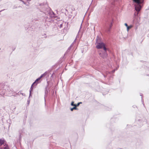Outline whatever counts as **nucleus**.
Masks as SVG:
<instances>
[{
	"label": "nucleus",
	"mask_w": 149,
	"mask_h": 149,
	"mask_svg": "<svg viewBox=\"0 0 149 149\" xmlns=\"http://www.w3.org/2000/svg\"><path fill=\"white\" fill-rule=\"evenodd\" d=\"M5 93L9 96L13 95V91L12 89L11 88L8 86L4 84H0V95H3Z\"/></svg>",
	"instance_id": "1"
},
{
	"label": "nucleus",
	"mask_w": 149,
	"mask_h": 149,
	"mask_svg": "<svg viewBox=\"0 0 149 149\" xmlns=\"http://www.w3.org/2000/svg\"><path fill=\"white\" fill-rule=\"evenodd\" d=\"M133 1L136 3L134 5L135 10L137 12V13L135 12L134 15L135 16H138V13L140 10L141 8L140 4L143 2V0H133Z\"/></svg>",
	"instance_id": "2"
},
{
	"label": "nucleus",
	"mask_w": 149,
	"mask_h": 149,
	"mask_svg": "<svg viewBox=\"0 0 149 149\" xmlns=\"http://www.w3.org/2000/svg\"><path fill=\"white\" fill-rule=\"evenodd\" d=\"M95 45L96 46L97 48L99 49L103 48L104 51L105 52L107 50V48L105 47L104 44L102 42H101V38L98 36H97Z\"/></svg>",
	"instance_id": "3"
},
{
	"label": "nucleus",
	"mask_w": 149,
	"mask_h": 149,
	"mask_svg": "<svg viewBox=\"0 0 149 149\" xmlns=\"http://www.w3.org/2000/svg\"><path fill=\"white\" fill-rule=\"evenodd\" d=\"M47 74V72H45L44 74H42L40 77L36 79V80L33 83V84H32L31 88V90L30 91V94H29V97L31 95V91L33 89V85H36L38 83H40L39 80H40V79L42 77L45 76Z\"/></svg>",
	"instance_id": "4"
},
{
	"label": "nucleus",
	"mask_w": 149,
	"mask_h": 149,
	"mask_svg": "<svg viewBox=\"0 0 149 149\" xmlns=\"http://www.w3.org/2000/svg\"><path fill=\"white\" fill-rule=\"evenodd\" d=\"M106 51L105 52L104 51V52L102 53H100V56L103 58H106L107 56V54L106 52Z\"/></svg>",
	"instance_id": "5"
},
{
	"label": "nucleus",
	"mask_w": 149,
	"mask_h": 149,
	"mask_svg": "<svg viewBox=\"0 0 149 149\" xmlns=\"http://www.w3.org/2000/svg\"><path fill=\"white\" fill-rule=\"evenodd\" d=\"M5 141L3 139H0V144L2 145V144H5Z\"/></svg>",
	"instance_id": "6"
},
{
	"label": "nucleus",
	"mask_w": 149,
	"mask_h": 149,
	"mask_svg": "<svg viewBox=\"0 0 149 149\" xmlns=\"http://www.w3.org/2000/svg\"><path fill=\"white\" fill-rule=\"evenodd\" d=\"M133 26L132 25H130L127 27V31L128 32L130 29Z\"/></svg>",
	"instance_id": "7"
},
{
	"label": "nucleus",
	"mask_w": 149,
	"mask_h": 149,
	"mask_svg": "<svg viewBox=\"0 0 149 149\" xmlns=\"http://www.w3.org/2000/svg\"><path fill=\"white\" fill-rule=\"evenodd\" d=\"M3 149H9L8 146L7 145H4V147Z\"/></svg>",
	"instance_id": "8"
},
{
	"label": "nucleus",
	"mask_w": 149,
	"mask_h": 149,
	"mask_svg": "<svg viewBox=\"0 0 149 149\" xmlns=\"http://www.w3.org/2000/svg\"><path fill=\"white\" fill-rule=\"evenodd\" d=\"M21 1L24 4H25L26 5V6H28L29 5V3H25L22 0H21Z\"/></svg>",
	"instance_id": "9"
},
{
	"label": "nucleus",
	"mask_w": 149,
	"mask_h": 149,
	"mask_svg": "<svg viewBox=\"0 0 149 149\" xmlns=\"http://www.w3.org/2000/svg\"><path fill=\"white\" fill-rule=\"evenodd\" d=\"M76 106L75 107H73V108H71V111H72L73 109H76Z\"/></svg>",
	"instance_id": "10"
},
{
	"label": "nucleus",
	"mask_w": 149,
	"mask_h": 149,
	"mask_svg": "<svg viewBox=\"0 0 149 149\" xmlns=\"http://www.w3.org/2000/svg\"><path fill=\"white\" fill-rule=\"evenodd\" d=\"M112 23H111V24H110V28H109V30H108V31H110V29H111V27H112Z\"/></svg>",
	"instance_id": "11"
},
{
	"label": "nucleus",
	"mask_w": 149,
	"mask_h": 149,
	"mask_svg": "<svg viewBox=\"0 0 149 149\" xmlns=\"http://www.w3.org/2000/svg\"><path fill=\"white\" fill-rule=\"evenodd\" d=\"M74 102H72L71 103V105L72 106H76L75 105V104H74Z\"/></svg>",
	"instance_id": "12"
},
{
	"label": "nucleus",
	"mask_w": 149,
	"mask_h": 149,
	"mask_svg": "<svg viewBox=\"0 0 149 149\" xmlns=\"http://www.w3.org/2000/svg\"><path fill=\"white\" fill-rule=\"evenodd\" d=\"M125 25L127 27L128 26L127 24L126 23L125 24Z\"/></svg>",
	"instance_id": "13"
},
{
	"label": "nucleus",
	"mask_w": 149,
	"mask_h": 149,
	"mask_svg": "<svg viewBox=\"0 0 149 149\" xmlns=\"http://www.w3.org/2000/svg\"><path fill=\"white\" fill-rule=\"evenodd\" d=\"M81 103V102H80V103H79L78 104H77V106H78L79 105V104L80 103Z\"/></svg>",
	"instance_id": "14"
},
{
	"label": "nucleus",
	"mask_w": 149,
	"mask_h": 149,
	"mask_svg": "<svg viewBox=\"0 0 149 149\" xmlns=\"http://www.w3.org/2000/svg\"><path fill=\"white\" fill-rule=\"evenodd\" d=\"M31 0H27V1H31Z\"/></svg>",
	"instance_id": "15"
},
{
	"label": "nucleus",
	"mask_w": 149,
	"mask_h": 149,
	"mask_svg": "<svg viewBox=\"0 0 149 149\" xmlns=\"http://www.w3.org/2000/svg\"><path fill=\"white\" fill-rule=\"evenodd\" d=\"M115 70H113V72H115Z\"/></svg>",
	"instance_id": "16"
},
{
	"label": "nucleus",
	"mask_w": 149,
	"mask_h": 149,
	"mask_svg": "<svg viewBox=\"0 0 149 149\" xmlns=\"http://www.w3.org/2000/svg\"><path fill=\"white\" fill-rule=\"evenodd\" d=\"M3 10H1L0 11V12H1L2 11H3Z\"/></svg>",
	"instance_id": "17"
}]
</instances>
